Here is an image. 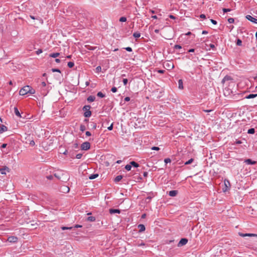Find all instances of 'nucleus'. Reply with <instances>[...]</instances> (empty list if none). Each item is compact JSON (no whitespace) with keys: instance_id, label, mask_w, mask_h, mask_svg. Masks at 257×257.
Here are the masks:
<instances>
[{"instance_id":"1","label":"nucleus","mask_w":257,"mask_h":257,"mask_svg":"<svg viewBox=\"0 0 257 257\" xmlns=\"http://www.w3.org/2000/svg\"><path fill=\"white\" fill-rule=\"evenodd\" d=\"M91 106L89 105H85L83 107L82 110L84 111V116L86 117H89L91 115V111L90 110Z\"/></svg>"},{"instance_id":"2","label":"nucleus","mask_w":257,"mask_h":257,"mask_svg":"<svg viewBox=\"0 0 257 257\" xmlns=\"http://www.w3.org/2000/svg\"><path fill=\"white\" fill-rule=\"evenodd\" d=\"M29 86L27 85L21 88L19 91V94L21 95H24L28 93Z\"/></svg>"},{"instance_id":"3","label":"nucleus","mask_w":257,"mask_h":257,"mask_svg":"<svg viewBox=\"0 0 257 257\" xmlns=\"http://www.w3.org/2000/svg\"><path fill=\"white\" fill-rule=\"evenodd\" d=\"M90 148V144L88 142L83 143L81 145V148L82 150H88Z\"/></svg>"},{"instance_id":"4","label":"nucleus","mask_w":257,"mask_h":257,"mask_svg":"<svg viewBox=\"0 0 257 257\" xmlns=\"http://www.w3.org/2000/svg\"><path fill=\"white\" fill-rule=\"evenodd\" d=\"M245 18L249 21L251 22L254 24H257V19L255 17H253L250 15H246Z\"/></svg>"},{"instance_id":"5","label":"nucleus","mask_w":257,"mask_h":257,"mask_svg":"<svg viewBox=\"0 0 257 257\" xmlns=\"http://www.w3.org/2000/svg\"><path fill=\"white\" fill-rule=\"evenodd\" d=\"M7 240L10 242L16 243L18 241V238L17 236H11L8 238Z\"/></svg>"},{"instance_id":"6","label":"nucleus","mask_w":257,"mask_h":257,"mask_svg":"<svg viewBox=\"0 0 257 257\" xmlns=\"http://www.w3.org/2000/svg\"><path fill=\"white\" fill-rule=\"evenodd\" d=\"M238 234L239 236H240L241 237H246V236H249V237L256 236V237H257V234H254V233H243L239 232Z\"/></svg>"},{"instance_id":"7","label":"nucleus","mask_w":257,"mask_h":257,"mask_svg":"<svg viewBox=\"0 0 257 257\" xmlns=\"http://www.w3.org/2000/svg\"><path fill=\"white\" fill-rule=\"evenodd\" d=\"M188 242V239L186 238H182L178 243V246H182L185 245Z\"/></svg>"},{"instance_id":"8","label":"nucleus","mask_w":257,"mask_h":257,"mask_svg":"<svg viewBox=\"0 0 257 257\" xmlns=\"http://www.w3.org/2000/svg\"><path fill=\"white\" fill-rule=\"evenodd\" d=\"M244 163H245L247 165H254L256 163V161H252L250 159H247L245 160Z\"/></svg>"},{"instance_id":"9","label":"nucleus","mask_w":257,"mask_h":257,"mask_svg":"<svg viewBox=\"0 0 257 257\" xmlns=\"http://www.w3.org/2000/svg\"><path fill=\"white\" fill-rule=\"evenodd\" d=\"M6 170L8 171V172L9 171V168L6 166H5L2 168H0V173L2 174L5 175V174H6V173L5 172Z\"/></svg>"},{"instance_id":"10","label":"nucleus","mask_w":257,"mask_h":257,"mask_svg":"<svg viewBox=\"0 0 257 257\" xmlns=\"http://www.w3.org/2000/svg\"><path fill=\"white\" fill-rule=\"evenodd\" d=\"M7 130H8V128L6 126H5L3 124L1 125L0 126V134L7 131Z\"/></svg>"},{"instance_id":"11","label":"nucleus","mask_w":257,"mask_h":257,"mask_svg":"<svg viewBox=\"0 0 257 257\" xmlns=\"http://www.w3.org/2000/svg\"><path fill=\"white\" fill-rule=\"evenodd\" d=\"M178 191L177 190H172L169 192V195L171 197H175L177 195Z\"/></svg>"},{"instance_id":"12","label":"nucleus","mask_w":257,"mask_h":257,"mask_svg":"<svg viewBox=\"0 0 257 257\" xmlns=\"http://www.w3.org/2000/svg\"><path fill=\"white\" fill-rule=\"evenodd\" d=\"M62 191L64 193H67L69 191V188L66 186H63L61 187Z\"/></svg>"},{"instance_id":"13","label":"nucleus","mask_w":257,"mask_h":257,"mask_svg":"<svg viewBox=\"0 0 257 257\" xmlns=\"http://www.w3.org/2000/svg\"><path fill=\"white\" fill-rule=\"evenodd\" d=\"M231 80V78L230 76H228V75H226L223 78V79L222 80V83H224L226 81H229V80Z\"/></svg>"},{"instance_id":"14","label":"nucleus","mask_w":257,"mask_h":257,"mask_svg":"<svg viewBox=\"0 0 257 257\" xmlns=\"http://www.w3.org/2000/svg\"><path fill=\"white\" fill-rule=\"evenodd\" d=\"M120 212V210L116 209H110L109 213L110 214H114V213H119Z\"/></svg>"},{"instance_id":"15","label":"nucleus","mask_w":257,"mask_h":257,"mask_svg":"<svg viewBox=\"0 0 257 257\" xmlns=\"http://www.w3.org/2000/svg\"><path fill=\"white\" fill-rule=\"evenodd\" d=\"M138 228L139 229V232H142L145 230V226L143 224H139L138 225Z\"/></svg>"},{"instance_id":"16","label":"nucleus","mask_w":257,"mask_h":257,"mask_svg":"<svg viewBox=\"0 0 257 257\" xmlns=\"http://www.w3.org/2000/svg\"><path fill=\"white\" fill-rule=\"evenodd\" d=\"M257 96V94H250L245 97L246 99L253 98Z\"/></svg>"},{"instance_id":"17","label":"nucleus","mask_w":257,"mask_h":257,"mask_svg":"<svg viewBox=\"0 0 257 257\" xmlns=\"http://www.w3.org/2000/svg\"><path fill=\"white\" fill-rule=\"evenodd\" d=\"M224 94L225 95H228L230 94V92H232V91H231L229 88H225L224 90Z\"/></svg>"},{"instance_id":"18","label":"nucleus","mask_w":257,"mask_h":257,"mask_svg":"<svg viewBox=\"0 0 257 257\" xmlns=\"http://www.w3.org/2000/svg\"><path fill=\"white\" fill-rule=\"evenodd\" d=\"M178 87L180 89H182L183 88V83L182 79H180L178 81Z\"/></svg>"},{"instance_id":"19","label":"nucleus","mask_w":257,"mask_h":257,"mask_svg":"<svg viewBox=\"0 0 257 257\" xmlns=\"http://www.w3.org/2000/svg\"><path fill=\"white\" fill-rule=\"evenodd\" d=\"M95 97L94 96L90 95L88 97L87 100L88 102H91L94 101Z\"/></svg>"},{"instance_id":"20","label":"nucleus","mask_w":257,"mask_h":257,"mask_svg":"<svg viewBox=\"0 0 257 257\" xmlns=\"http://www.w3.org/2000/svg\"><path fill=\"white\" fill-rule=\"evenodd\" d=\"M90 126L91 129L95 130L96 128L97 125H96V123L95 122H91L90 123Z\"/></svg>"},{"instance_id":"21","label":"nucleus","mask_w":257,"mask_h":257,"mask_svg":"<svg viewBox=\"0 0 257 257\" xmlns=\"http://www.w3.org/2000/svg\"><path fill=\"white\" fill-rule=\"evenodd\" d=\"M14 112H15V114L17 116H18V117H21L20 113L18 108L16 107H14Z\"/></svg>"},{"instance_id":"22","label":"nucleus","mask_w":257,"mask_h":257,"mask_svg":"<svg viewBox=\"0 0 257 257\" xmlns=\"http://www.w3.org/2000/svg\"><path fill=\"white\" fill-rule=\"evenodd\" d=\"M122 178V176H121V175H118L117 176L115 179H114V181L115 182L117 183V182H118L119 181H120Z\"/></svg>"},{"instance_id":"23","label":"nucleus","mask_w":257,"mask_h":257,"mask_svg":"<svg viewBox=\"0 0 257 257\" xmlns=\"http://www.w3.org/2000/svg\"><path fill=\"white\" fill-rule=\"evenodd\" d=\"M98 176L97 174H93L89 176V179L90 180L94 179Z\"/></svg>"},{"instance_id":"24","label":"nucleus","mask_w":257,"mask_h":257,"mask_svg":"<svg viewBox=\"0 0 257 257\" xmlns=\"http://www.w3.org/2000/svg\"><path fill=\"white\" fill-rule=\"evenodd\" d=\"M131 166H133L135 168H137L139 166V164L135 161H132L130 163Z\"/></svg>"},{"instance_id":"25","label":"nucleus","mask_w":257,"mask_h":257,"mask_svg":"<svg viewBox=\"0 0 257 257\" xmlns=\"http://www.w3.org/2000/svg\"><path fill=\"white\" fill-rule=\"evenodd\" d=\"M96 218L94 216H89L87 218V220L90 221V222H93L95 220Z\"/></svg>"},{"instance_id":"26","label":"nucleus","mask_w":257,"mask_h":257,"mask_svg":"<svg viewBox=\"0 0 257 257\" xmlns=\"http://www.w3.org/2000/svg\"><path fill=\"white\" fill-rule=\"evenodd\" d=\"M29 92L28 93H30L31 94H34L35 93V90L34 89H33L32 87L29 86Z\"/></svg>"},{"instance_id":"27","label":"nucleus","mask_w":257,"mask_h":257,"mask_svg":"<svg viewBox=\"0 0 257 257\" xmlns=\"http://www.w3.org/2000/svg\"><path fill=\"white\" fill-rule=\"evenodd\" d=\"M59 55H60V53H52V54H50V56L51 57H53V58H56V57H58Z\"/></svg>"},{"instance_id":"28","label":"nucleus","mask_w":257,"mask_h":257,"mask_svg":"<svg viewBox=\"0 0 257 257\" xmlns=\"http://www.w3.org/2000/svg\"><path fill=\"white\" fill-rule=\"evenodd\" d=\"M133 36L136 38H138L141 36V34L138 32H136L133 34Z\"/></svg>"},{"instance_id":"29","label":"nucleus","mask_w":257,"mask_h":257,"mask_svg":"<svg viewBox=\"0 0 257 257\" xmlns=\"http://www.w3.org/2000/svg\"><path fill=\"white\" fill-rule=\"evenodd\" d=\"M255 133V130L253 128L249 129L247 131V133L249 134H253Z\"/></svg>"},{"instance_id":"30","label":"nucleus","mask_w":257,"mask_h":257,"mask_svg":"<svg viewBox=\"0 0 257 257\" xmlns=\"http://www.w3.org/2000/svg\"><path fill=\"white\" fill-rule=\"evenodd\" d=\"M97 96L101 97V98H103L105 96V95L100 91L98 92L97 93Z\"/></svg>"},{"instance_id":"31","label":"nucleus","mask_w":257,"mask_h":257,"mask_svg":"<svg viewBox=\"0 0 257 257\" xmlns=\"http://www.w3.org/2000/svg\"><path fill=\"white\" fill-rule=\"evenodd\" d=\"M193 161H194V159L191 158L190 160H189L188 161L186 162L184 164L185 165L190 164L191 163H192L193 162Z\"/></svg>"},{"instance_id":"32","label":"nucleus","mask_w":257,"mask_h":257,"mask_svg":"<svg viewBox=\"0 0 257 257\" xmlns=\"http://www.w3.org/2000/svg\"><path fill=\"white\" fill-rule=\"evenodd\" d=\"M131 168H132V166H131V164H127L125 166V169L127 171H130L131 170Z\"/></svg>"},{"instance_id":"33","label":"nucleus","mask_w":257,"mask_h":257,"mask_svg":"<svg viewBox=\"0 0 257 257\" xmlns=\"http://www.w3.org/2000/svg\"><path fill=\"white\" fill-rule=\"evenodd\" d=\"M67 65L69 68H72L74 65V63L73 62H69Z\"/></svg>"},{"instance_id":"34","label":"nucleus","mask_w":257,"mask_h":257,"mask_svg":"<svg viewBox=\"0 0 257 257\" xmlns=\"http://www.w3.org/2000/svg\"><path fill=\"white\" fill-rule=\"evenodd\" d=\"M86 129V127H85V126L84 125H83V124H81L80 126V130L81 131V132H84Z\"/></svg>"},{"instance_id":"35","label":"nucleus","mask_w":257,"mask_h":257,"mask_svg":"<svg viewBox=\"0 0 257 257\" xmlns=\"http://www.w3.org/2000/svg\"><path fill=\"white\" fill-rule=\"evenodd\" d=\"M236 45L237 46H241L242 45V41L240 39H238L236 41Z\"/></svg>"},{"instance_id":"36","label":"nucleus","mask_w":257,"mask_h":257,"mask_svg":"<svg viewBox=\"0 0 257 257\" xmlns=\"http://www.w3.org/2000/svg\"><path fill=\"white\" fill-rule=\"evenodd\" d=\"M72 228H73V227H65V226H62L61 227V229L62 230H66V229L71 230Z\"/></svg>"},{"instance_id":"37","label":"nucleus","mask_w":257,"mask_h":257,"mask_svg":"<svg viewBox=\"0 0 257 257\" xmlns=\"http://www.w3.org/2000/svg\"><path fill=\"white\" fill-rule=\"evenodd\" d=\"M119 21L121 22H125L126 21V18L124 17H122L119 19Z\"/></svg>"},{"instance_id":"38","label":"nucleus","mask_w":257,"mask_h":257,"mask_svg":"<svg viewBox=\"0 0 257 257\" xmlns=\"http://www.w3.org/2000/svg\"><path fill=\"white\" fill-rule=\"evenodd\" d=\"M234 20L233 18H230L228 19V22L230 24H232V23H234Z\"/></svg>"},{"instance_id":"39","label":"nucleus","mask_w":257,"mask_h":257,"mask_svg":"<svg viewBox=\"0 0 257 257\" xmlns=\"http://www.w3.org/2000/svg\"><path fill=\"white\" fill-rule=\"evenodd\" d=\"M29 144L31 146H34L35 145V142H34V141L33 140H32L30 141Z\"/></svg>"},{"instance_id":"40","label":"nucleus","mask_w":257,"mask_h":257,"mask_svg":"<svg viewBox=\"0 0 257 257\" xmlns=\"http://www.w3.org/2000/svg\"><path fill=\"white\" fill-rule=\"evenodd\" d=\"M52 71L53 72H59V73L61 72L60 70L59 69H56V68L52 69Z\"/></svg>"},{"instance_id":"41","label":"nucleus","mask_w":257,"mask_h":257,"mask_svg":"<svg viewBox=\"0 0 257 257\" xmlns=\"http://www.w3.org/2000/svg\"><path fill=\"white\" fill-rule=\"evenodd\" d=\"M171 159L170 158H166L165 159L164 162L166 164L171 162Z\"/></svg>"},{"instance_id":"42","label":"nucleus","mask_w":257,"mask_h":257,"mask_svg":"<svg viewBox=\"0 0 257 257\" xmlns=\"http://www.w3.org/2000/svg\"><path fill=\"white\" fill-rule=\"evenodd\" d=\"M124 85H126L128 82V80L126 78H124L122 80Z\"/></svg>"},{"instance_id":"43","label":"nucleus","mask_w":257,"mask_h":257,"mask_svg":"<svg viewBox=\"0 0 257 257\" xmlns=\"http://www.w3.org/2000/svg\"><path fill=\"white\" fill-rule=\"evenodd\" d=\"M82 156V154H77L76 156V158L78 159H80L81 158Z\"/></svg>"},{"instance_id":"44","label":"nucleus","mask_w":257,"mask_h":257,"mask_svg":"<svg viewBox=\"0 0 257 257\" xmlns=\"http://www.w3.org/2000/svg\"><path fill=\"white\" fill-rule=\"evenodd\" d=\"M111 91L113 92V93H115L117 91V88L115 87H113L111 88Z\"/></svg>"},{"instance_id":"45","label":"nucleus","mask_w":257,"mask_h":257,"mask_svg":"<svg viewBox=\"0 0 257 257\" xmlns=\"http://www.w3.org/2000/svg\"><path fill=\"white\" fill-rule=\"evenodd\" d=\"M151 149L152 150L159 151L160 150V148L158 147H153Z\"/></svg>"},{"instance_id":"46","label":"nucleus","mask_w":257,"mask_h":257,"mask_svg":"<svg viewBox=\"0 0 257 257\" xmlns=\"http://www.w3.org/2000/svg\"><path fill=\"white\" fill-rule=\"evenodd\" d=\"M223 11L224 13H227V12L231 11V9L224 8V9H223Z\"/></svg>"},{"instance_id":"47","label":"nucleus","mask_w":257,"mask_h":257,"mask_svg":"<svg viewBox=\"0 0 257 257\" xmlns=\"http://www.w3.org/2000/svg\"><path fill=\"white\" fill-rule=\"evenodd\" d=\"M124 49L128 52H132L133 51L132 48L130 47H126Z\"/></svg>"},{"instance_id":"48","label":"nucleus","mask_w":257,"mask_h":257,"mask_svg":"<svg viewBox=\"0 0 257 257\" xmlns=\"http://www.w3.org/2000/svg\"><path fill=\"white\" fill-rule=\"evenodd\" d=\"M96 70L97 72H100L101 70V67L100 66H98L96 68Z\"/></svg>"},{"instance_id":"49","label":"nucleus","mask_w":257,"mask_h":257,"mask_svg":"<svg viewBox=\"0 0 257 257\" xmlns=\"http://www.w3.org/2000/svg\"><path fill=\"white\" fill-rule=\"evenodd\" d=\"M166 65H168V67L169 68H173L174 67V65L173 64V63H172V64H171V65H170V64H169V63H167L166 64Z\"/></svg>"},{"instance_id":"50","label":"nucleus","mask_w":257,"mask_h":257,"mask_svg":"<svg viewBox=\"0 0 257 257\" xmlns=\"http://www.w3.org/2000/svg\"><path fill=\"white\" fill-rule=\"evenodd\" d=\"M175 49H181L182 47L180 45H176L174 46Z\"/></svg>"},{"instance_id":"51","label":"nucleus","mask_w":257,"mask_h":257,"mask_svg":"<svg viewBox=\"0 0 257 257\" xmlns=\"http://www.w3.org/2000/svg\"><path fill=\"white\" fill-rule=\"evenodd\" d=\"M41 53H42V50L41 49H38L37 51H36V54L37 55H39L40 54H41Z\"/></svg>"},{"instance_id":"52","label":"nucleus","mask_w":257,"mask_h":257,"mask_svg":"<svg viewBox=\"0 0 257 257\" xmlns=\"http://www.w3.org/2000/svg\"><path fill=\"white\" fill-rule=\"evenodd\" d=\"M85 135H86V136L89 137V136H90L91 135V133L90 132L87 131L85 133Z\"/></svg>"},{"instance_id":"53","label":"nucleus","mask_w":257,"mask_h":257,"mask_svg":"<svg viewBox=\"0 0 257 257\" xmlns=\"http://www.w3.org/2000/svg\"><path fill=\"white\" fill-rule=\"evenodd\" d=\"M210 21L214 25H216L217 24V22L215 20H214L213 19H211Z\"/></svg>"},{"instance_id":"54","label":"nucleus","mask_w":257,"mask_h":257,"mask_svg":"<svg viewBox=\"0 0 257 257\" xmlns=\"http://www.w3.org/2000/svg\"><path fill=\"white\" fill-rule=\"evenodd\" d=\"M113 128V124L112 123L109 126H108L107 127V129L109 130V131H111L112 130Z\"/></svg>"},{"instance_id":"55","label":"nucleus","mask_w":257,"mask_h":257,"mask_svg":"<svg viewBox=\"0 0 257 257\" xmlns=\"http://www.w3.org/2000/svg\"><path fill=\"white\" fill-rule=\"evenodd\" d=\"M30 17V18H31L32 19H33V20H38V19H39V17H38V18H36V17H35L34 16H31V15Z\"/></svg>"},{"instance_id":"56","label":"nucleus","mask_w":257,"mask_h":257,"mask_svg":"<svg viewBox=\"0 0 257 257\" xmlns=\"http://www.w3.org/2000/svg\"><path fill=\"white\" fill-rule=\"evenodd\" d=\"M124 100L125 101H128L130 100V98L129 97H126L124 98Z\"/></svg>"},{"instance_id":"57","label":"nucleus","mask_w":257,"mask_h":257,"mask_svg":"<svg viewBox=\"0 0 257 257\" xmlns=\"http://www.w3.org/2000/svg\"><path fill=\"white\" fill-rule=\"evenodd\" d=\"M145 245V243L143 242V241H141V243H139L138 244V246H144Z\"/></svg>"},{"instance_id":"58","label":"nucleus","mask_w":257,"mask_h":257,"mask_svg":"<svg viewBox=\"0 0 257 257\" xmlns=\"http://www.w3.org/2000/svg\"><path fill=\"white\" fill-rule=\"evenodd\" d=\"M47 179L49 180H51L53 179V177L52 175H49L47 177Z\"/></svg>"},{"instance_id":"59","label":"nucleus","mask_w":257,"mask_h":257,"mask_svg":"<svg viewBox=\"0 0 257 257\" xmlns=\"http://www.w3.org/2000/svg\"><path fill=\"white\" fill-rule=\"evenodd\" d=\"M200 18H202V19H205V18H206V16H205V15H204V14H201V15H200Z\"/></svg>"},{"instance_id":"60","label":"nucleus","mask_w":257,"mask_h":257,"mask_svg":"<svg viewBox=\"0 0 257 257\" xmlns=\"http://www.w3.org/2000/svg\"><path fill=\"white\" fill-rule=\"evenodd\" d=\"M7 146V144H3L2 146H1V148H6Z\"/></svg>"},{"instance_id":"61","label":"nucleus","mask_w":257,"mask_h":257,"mask_svg":"<svg viewBox=\"0 0 257 257\" xmlns=\"http://www.w3.org/2000/svg\"><path fill=\"white\" fill-rule=\"evenodd\" d=\"M41 84H42V86H43V87H45L46 86V83L44 81L42 82L41 83Z\"/></svg>"},{"instance_id":"62","label":"nucleus","mask_w":257,"mask_h":257,"mask_svg":"<svg viewBox=\"0 0 257 257\" xmlns=\"http://www.w3.org/2000/svg\"><path fill=\"white\" fill-rule=\"evenodd\" d=\"M169 17H170V18H171L172 19H175V18H176L175 16H174L173 15H170L169 16Z\"/></svg>"},{"instance_id":"63","label":"nucleus","mask_w":257,"mask_h":257,"mask_svg":"<svg viewBox=\"0 0 257 257\" xmlns=\"http://www.w3.org/2000/svg\"><path fill=\"white\" fill-rule=\"evenodd\" d=\"M195 51L194 49H190L188 50V52H194Z\"/></svg>"},{"instance_id":"64","label":"nucleus","mask_w":257,"mask_h":257,"mask_svg":"<svg viewBox=\"0 0 257 257\" xmlns=\"http://www.w3.org/2000/svg\"><path fill=\"white\" fill-rule=\"evenodd\" d=\"M210 48H212V49H213V48H215V46H214V44H210Z\"/></svg>"}]
</instances>
